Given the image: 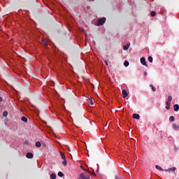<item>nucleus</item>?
<instances>
[{
  "mask_svg": "<svg viewBox=\"0 0 179 179\" xmlns=\"http://www.w3.org/2000/svg\"><path fill=\"white\" fill-rule=\"evenodd\" d=\"M78 179H90V176L86 173H83L80 175Z\"/></svg>",
  "mask_w": 179,
  "mask_h": 179,
  "instance_id": "1",
  "label": "nucleus"
},
{
  "mask_svg": "<svg viewBox=\"0 0 179 179\" xmlns=\"http://www.w3.org/2000/svg\"><path fill=\"white\" fill-rule=\"evenodd\" d=\"M106 17H101L100 18L97 22V26H103L104 23H106Z\"/></svg>",
  "mask_w": 179,
  "mask_h": 179,
  "instance_id": "2",
  "label": "nucleus"
},
{
  "mask_svg": "<svg viewBox=\"0 0 179 179\" xmlns=\"http://www.w3.org/2000/svg\"><path fill=\"white\" fill-rule=\"evenodd\" d=\"M122 94L123 99H127V97L128 96V92H127V90H122Z\"/></svg>",
  "mask_w": 179,
  "mask_h": 179,
  "instance_id": "3",
  "label": "nucleus"
},
{
  "mask_svg": "<svg viewBox=\"0 0 179 179\" xmlns=\"http://www.w3.org/2000/svg\"><path fill=\"white\" fill-rule=\"evenodd\" d=\"M141 63L142 65H144V66H148V64H146V59L145 57L141 58Z\"/></svg>",
  "mask_w": 179,
  "mask_h": 179,
  "instance_id": "4",
  "label": "nucleus"
},
{
  "mask_svg": "<svg viewBox=\"0 0 179 179\" xmlns=\"http://www.w3.org/2000/svg\"><path fill=\"white\" fill-rule=\"evenodd\" d=\"M176 170H177V169L176 167H173L169 168L168 169H165L164 171H166V173H171V171H176Z\"/></svg>",
  "mask_w": 179,
  "mask_h": 179,
  "instance_id": "5",
  "label": "nucleus"
},
{
  "mask_svg": "<svg viewBox=\"0 0 179 179\" xmlns=\"http://www.w3.org/2000/svg\"><path fill=\"white\" fill-rule=\"evenodd\" d=\"M172 100H173V96H169L166 104H168V105L171 104V101Z\"/></svg>",
  "mask_w": 179,
  "mask_h": 179,
  "instance_id": "6",
  "label": "nucleus"
},
{
  "mask_svg": "<svg viewBox=\"0 0 179 179\" xmlns=\"http://www.w3.org/2000/svg\"><path fill=\"white\" fill-rule=\"evenodd\" d=\"M178 128L179 127L177 124H172V129H173V131H178Z\"/></svg>",
  "mask_w": 179,
  "mask_h": 179,
  "instance_id": "7",
  "label": "nucleus"
},
{
  "mask_svg": "<svg viewBox=\"0 0 179 179\" xmlns=\"http://www.w3.org/2000/svg\"><path fill=\"white\" fill-rule=\"evenodd\" d=\"M133 118L134 120H139V118H141V116L139 115V114L134 113L133 114Z\"/></svg>",
  "mask_w": 179,
  "mask_h": 179,
  "instance_id": "8",
  "label": "nucleus"
},
{
  "mask_svg": "<svg viewBox=\"0 0 179 179\" xmlns=\"http://www.w3.org/2000/svg\"><path fill=\"white\" fill-rule=\"evenodd\" d=\"M26 157H27V159H33V153L31 152L27 153Z\"/></svg>",
  "mask_w": 179,
  "mask_h": 179,
  "instance_id": "9",
  "label": "nucleus"
},
{
  "mask_svg": "<svg viewBox=\"0 0 179 179\" xmlns=\"http://www.w3.org/2000/svg\"><path fill=\"white\" fill-rule=\"evenodd\" d=\"M129 45H131V44H129V43H127L126 45H124L123 46V50L124 51H127V50H128V48H129Z\"/></svg>",
  "mask_w": 179,
  "mask_h": 179,
  "instance_id": "10",
  "label": "nucleus"
},
{
  "mask_svg": "<svg viewBox=\"0 0 179 179\" xmlns=\"http://www.w3.org/2000/svg\"><path fill=\"white\" fill-rule=\"evenodd\" d=\"M173 110H174V111H178V110H179V106H178V104H175V105L173 106Z\"/></svg>",
  "mask_w": 179,
  "mask_h": 179,
  "instance_id": "11",
  "label": "nucleus"
},
{
  "mask_svg": "<svg viewBox=\"0 0 179 179\" xmlns=\"http://www.w3.org/2000/svg\"><path fill=\"white\" fill-rule=\"evenodd\" d=\"M155 169H157V170H159V171H164V169H162V167L159 165H156Z\"/></svg>",
  "mask_w": 179,
  "mask_h": 179,
  "instance_id": "12",
  "label": "nucleus"
},
{
  "mask_svg": "<svg viewBox=\"0 0 179 179\" xmlns=\"http://www.w3.org/2000/svg\"><path fill=\"white\" fill-rule=\"evenodd\" d=\"M169 121L170 122H174V121H176V117H174V116H171L169 117Z\"/></svg>",
  "mask_w": 179,
  "mask_h": 179,
  "instance_id": "13",
  "label": "nucleus"
},
{
  "mask_svg": "<svg viewBox=\"0 0 179 179\" xmlns=\"http://www.w3.org/2000/svg\"><path fill=\"white\" fill-rule=\"evenodd\" d=\"M21 121H23V122H27V119L26 117L23 116L22 118H21Z\"/></svg>",
  "mask_w": 179,
  "mask_h": 179,
  "instance_id": "14",
  "label": "nucleus"
},
{
  "mask_svg": "<svg viewBox=\"0 0 179 179\" xmlns=\"http://www.w3.org/2000/svg\"><path fill=\"white\" fill-rule=\"evenodd\" d=\"M50 178L51 179H55L57 178V175H55V173H52L50 175Z\"/></svg>",
  "mask_w": 179,
  "mask_h": 179,
  "instance_id": "15",
  "label": "nucleus"
},
{
  "mask_svg": "<svg viewBox=\"0 0 179 179\" xmlns=\"http://www.w3.org/2000/svg\"><path fill=\"white\" fill-rule=\"evenodd\" d=\"M89 103L90 104V106H94V103L93 102V99H89Z\"/></svg>",
  "mask_w": 179,
  "mask_h": 179,
  "instance_id": "16",
  "label": "nucleus"
},
{
  "mask_svg": "<svg viewBox=\"0 0 179 179\" xmlns=\"http://www.w3.org/2000/svg\"><path fill=\"white\" fill-rule=\"evenodd\" d=\"M36 148H40L41 146V143H40V141H37L36 143Z\"/></svg>",
  "mask_w": 179,
  "mask_h": 179,
  "instance_id": "17",
  "label": "nucleus"
},
{
  "mask_svg": "<svg viewBox=\"0 0 179 179\" xmlns=\"http://www.w3.org/2000/svg\"><path fill=\"white\" fill-rule=\"evenodd\" d=\"M150 15L152 17H155V16H156V11H152Z\"/></svg>",
  "mask_w": 179,
  "mask_h": 179,
  "instance_id": "18",
  "label": "nucleus"
},
{
  "mask_svg": "<svg viewBox=\"0 0 179 179\" xmlns=\"http://www.w3.org/2000/svg\"><path fill=\"white\" fill-rule=\"evenodd\" d=\"M124 66H129V62H128V61H125L124 62Z\"/></svg>",
  "mask_w": 179,
  "mask_h": 179,
  "instance_id": "19",
  "label": "nucleus"
},
{
  "mask_svg": "<svg viewBox=\"0 0 179 179\" xmlns=\"http://www.w3.org/2000/svg\"><path fill=\"white\" fill-rule=\"evenodd\" d=\"M150 87H151L152 92H155V91H156V87H155L153 86V85H150Z\"/></svg>",
  "mask_w": 179,
  "mask_h": 179,
  "instance_id": "20",
  "label": "nucleus"
},
{
  "mask_svg": "<svg viewBox=\"0 0 179 179\" xmlns=\"http://www.w3.org/2000/svg\"><path fill=\"white\" fill-rule=\"evenodd\" d=\"M148 61H149V62H153V57H152V56H149Z\"/></svg>",
  "mask_w": 179,
  "mask_h": 179,
  "instance_id": "21",
  "label": "nucleus"
},
{
  "mask_svg": "<svg viewBox=\"0 0 179 179\" xmlns=\"http://www.w3.org/2000/svg\"><path fill=\"white\" fill-rule=\"evenodd\" d=\"M57 176H59V177H64V173H62V172L59 171V172H58Z\"/></svg>",
  "mask_w": 179,
  "mask_h": 179,
  "instance_id": "22",
  "label": "nucleus"
},
{
  "mask_svg": "<svg viewBox=\"0 0 179 179\" xmlns=\"http://www.w3.org/2000/svg\"><path fill=\"white\" fill-rule=\"evenodd\" d=\"M3 117H8V111H4V112L3 113Z\"/></svg>",
  "mask_w": 179,
  "mask_h": 179,
  "instance_id": "23",
  "label": "nucleus"
},
{
  "mask_svg": "<svg viewBox=\"0 0 179 179\" xmlns=\"http://www.w3.org/2000/svg\"><path fill=\"white\" fill-rule=\"evenodd\" d=\"M61 156H62V159H63V160L66 159V158L65 157V155L64 154H62V152H61Z\"/></svg>",
  "mask_w": 179,
  "mask_h": 179,
  "instance_id": "24",
  "label": "nucleus"
},
{
  "mask_svg": "<svg viewBox=\"0 0 179 179\" xmlns=\"http://www.w3.org/2000/svg\"><path fill=\"white\" fill-rule=\"evenodd\" d=\"M62 164H63V165L66 166L68 164V162H66V159H64Z\"/></svg>",
  "mask_w": 179,
  "mask_h": 179,
  "instance_id": "25",
  "label": "nucleus"
},
{
  "mask_svg": "<svg viewBox=\"0 0 179 179\" xmlns=\"http://www.w3.org/2000/svg\"><path fill=\"white\" fill-rule=\"evenodd\" d=\"M42 42L43 43L45 47H47L48 45V44L47 43V42L43 40Z\"/></svg>",
  "mask_w": 179,
  "mask_h": 179,
  "instance_id": "26",
  "label": "nucleus"
},
{
  "mask_svg": "<svg viewBox=\"0 0 179 179\" xmlns=\"http://www.w3.org/2000/svg\"><path fill=\"white\" fill-rule=\"evenodd\" d=\"M171 106V104H169V105L166 104V110H169Z\"/></svg>",
  "mask_w": 179,
  "mask_h": 179,
  "instance_id": "27",
  "label": "nucleus"
},
{
  "mask_svg": "<svg viewBox=\"0 0 179 179\" xmlns=\"http://www.w3.org/2000/svg\"><path fill=\"white\" fill-rule=\"evenodd\" d=\"M105 64L106 66H108V62H107V60H105Z\"/></svg>",
  "mask_w": 179,
  "mask_h": 179,
  "instance_id": "28",
  "label": "nucleus"
},
{
  "mask_svg": "<svg viewBox=\"0 0 179 179\" xmlns=\"http://www.w3.org/2000/svg\"><path fill=\"white\" fill-rule=\"evenodd\" d=\"M143 75H144V76H148V72L145 71Z\"/></svg>",
  "mask_w": 179,
  "mask_h": 179,
  "instance_id": "29",
  "label": "nucleus"
},
{
  "mask_svg": "<svg viewBox=\"0 0 179 179\" xmlns=\"http://www.w3.org/2000/svg\"><path fill=\"white\" fill-rule=\"evenodd\" d=\"M0 103H2V97L0 96Z\"/></svg>",
  "mask_w": 179,
  "mask_h": 179,
  "instance_id": "30",
  "label": "nucleus"
},
{
  "mask_svg": "<svg viewBox=\"0 0 179 179\" xmlns=\"http://www.w3.org/2000/svg\"><path fill=\"white\" fill-rule=\"evenodd\" d=\"M85 37H87V34H85Z\"/></svg>",
  "mask_w": 179,
  "mask_h": 179,
  "instance_id": "31",
  "label": "nucleus"
},
{
  "mask_svg": "<svg viewBox=\"0 0 179 179\" xmlns=\"http://www.w3.org/2000/svg\"><path fill=\"white\" fill-rule=\"evenodd\" d=\"M89 1H94V0H89Z\"/></svg>",
  "mask_w": 179,
  "mask_h": 179,
  "instance_id": "32",
  "label": "nucleus"
}]
</instances>
